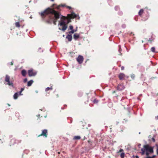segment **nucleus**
Instances as JSON below:
<instances>
[{
    "label": "nucleus",
    "mask_w": 158,
    "mask_h": 158,
    "mask_svg": "<svg viewBox=\"0 0 158 158\" xmlns=\"http://www.w3.org/2000/svg\"><path fill=\"white\" fill-rule=\"evenodd\" d=\"M39 14L42 18L43 20H45L46 23L51 24L52 23L54 25H56V22L58 19L61 17L65 16L61 15L60 12L52 9L50 7H48Z\"/></svg>",
    "instance_id": "1"
},
{
    "label": "nucleus",
    "mask_w": 158,
    "mask_h": 158,
    "mask_svg": "<svg viewBox=\"0 0 158 158\" xmlns=\"http://www.w3.org/2000/svg\"><path fill=\"white\" fill-rule=\"evenodd\" d=\"M143 148L141 149V152H139L142 155L146 154L147 156H149V154L153 153L154 146H151L148 144H146L143 145Z\"/></svg>",
    "instance_id": "2"
},
{
    "label": "nucleus",
    "mask_w": 158,
    "mask_h": 158,
    "mask_svg": "<svg viewBox=\"0 0 158 158\" xmlns=\"http://www.w3.org/2000/svg\"><path fill=\"white\" fill-rule=\"evenodd\" d=\"M4 82L5 85H8L10 87H11L13 89H16V87L14 85L13 81L10 80V77L8 75H6L5 76Z\"/></svg>",
    "instance_id": "3"
},
{
    "label": "nucleus",
    "mask_w": 158,
    "mask_h": 158,
    "mask_svg": "<svg viewBox=\"0 0 158 158\" xmlns=\"http://www.w3.org/2000/svg\"><path fill=\"white\" fill-rule=\"evenodd\" d=\"M135 40V37L134 34L131 32L129 34V42L131 43L132 44L134 43V41Z\"/></svg>",
    "instance_id": "4"
},
{
    "label": "nucleus",
    "mask_w": 158,
    "mask_h": 158,
    "mask_svg": "<svg viewBox=\"0 0 158 158\" xmlns=\"http://www.w3.org/2000/svg\"><path fill=\"white\" fill-rule=\"evenodd\" d=\"M37 73V72L33 71V69H29L28 71V75L30 77L35 76L36 75Z\"/></svg>",
    "instance_id": "5"
},
{
    "label": "nucleus",
    "mask_w": 158,
    "mask_h": 158,
    "mask_svg": "<svg viewBox=\"0 0 158 158\" xmlns=\"http://www.w3.org/2000/svg\"><path fill=\"white\" fill-rule=\"evenodd\" d=\"M21 142V141L17 140L15 138L11 139L10 141V146L14 145L15 144H18Z\"/></svg>",
    "instance_id": "6"
},
{
    "label": "nucleus",
    "mask_w": 158,
    "mask_h": 158,
    "mask_svg": "<svg viewBox=\"0 0 158 158\" xmlns=\"http://www.w3.org/2000/svg\"><path fill=\"white\" fill-rule=\"evenodd\" d=\"M76 60L79 64H81L83 62L84 57L83 56L79 55L76 58Z\"/></svg>",
    "instance_id": "7"
},
{
    "label": "nucleus",
    "mask_w": 158,
    "mask_h": 158,
    "mask_svg": "<svg viewBox=\"0 0 158 158\" xmlns=\"http://www.w3.org/2000/svg\"><path fill=\"white\" fill-rule=\"evenodd\" d=\"M65 5H63L61 4L60 5V6L64 7L66 6ZM60 6H58L56 4H53L52 5V7L53 8L52 9H56L57 10H59L60 9Z\"/></svg>",
    "instance_id": "8"
},
{
    "label": "nucleus",
    "mask_w": 158,
    "mask_h": 158,
    "mask_svg": "<svg viewBox=\"0 0 158 158\" xmlns=\"http://www.w3.org/2000/svg\"><path fill=\"white\" fill-rule=\"evenodd\" d=\"M70 12L71 13V14H68V16H70L71 15H72L73 16V18H77V16H79L78 15L75 14L73 11H71Z\"/></svg>",
    "instance_id": "9"
},
{
    "label": "nucleus",
    "mask_w": 158,
    "mask_h": 158,
    "mask_svg": "<svg viewBox=\"0 0 158 158\" xmlns=\"http://www.w3.org/2000/svg\"><path fill=\"white\" fill-rule=\"evenodd\" d=\"M67 35L66 37V38L69 41H71L72 40V35L70 34H68V32H67L66 33Z\"/></svg>",
    "instance_id": "10"
},
{
    "label": "nucleus",
    "mask_w": 158,
    "mask_h": 158,
    "mask_svg": "<svg viewBox=\"0 0 158 158\" xmlns=\"http://www.w3.org/2000/svg\"><path fill=\"white\" fill-rule=\"evenodd\" d=\"M48 131L47 129H45L43 130L42 131L41 135H42L43 137H46L48 135Z\"/></svg>",
    "instance_id": "11"
},
{
    "label": "nucleus",
    "mask_w": 158,
    "mask_h": 158,
    "mask_svg": "<svg viewBox=\"0 0 158 158\" xmlns=\"http://www.w3.org/2000/svg\"><path fill=\"white\" fill-rule=\"evenodd\" d=\"M90 149V148H89L88 149L86 147H85L84 148H81L82 150L81 154H82L86 152H88Z\"/></svg>",
    "instance_id": "12"
},
{
    "label": "nucleus",
    "mask_w": 158,
    "mask_h": 158,
    "mask_svg": "<svg viewBox=\"0 0 158 158\" xmlns=\"http://www.w3.org/2000/svg\"><path fill=\"white\" fill-rule=\"evenodd\" d=\"M124 88V87L123 86V85L122 84H119L118 85V86L117 87V89L118 90H122Z\"/></svg>",
    "instance_id": "13"
},
{
    "label": "nucleus",
    "mask_w": 158,
    "mask_h": 158,
    "mask_svg": "<svg viewBox=\"0 0 158 158\" xmlns=\"http://www.w3.org/2000/svg\"><path fill=\"white\" fill-rule=\"evenodd\" d=\"M59 23L58 24V26H63L64 25H66L67 22L65 20H63V21H59Z\"/></svg>",
    "instance_id": "14"
},
{
    "label": "nucleus",
    "mask_w": 158,
    "mask_h": 158,
    "mask_svg": "<svg viewBox=\"0 0 158 158\" xmlns=\"http://www.w3.org/2000/svg\"><path fill=\"white\" fill-rule=\"evenodd\" d=\"M125 77V75L123 73H120L118 75V77L120 80H123Z\"/></svg>",
    "instance_id": "15"
},
{
    "label": "nucleus",
    "mask_w": 158,
    "mask_h": 158,
    "mask_svg": "<svg viewBox=\"0 0 158 158\" xmlns=\"http://www.w3.org/2000/svg\"><path fill=\"white\" fill-rule=\"evenodd\" d=\"M27 74V72L26 70L23 69L21 71V74L23 77H25Z\"/></svg>",
    "instance_id": "16"
},
{
    "label": "nucleus",
    "mask_w": 158,
    "mask_h": 158,
    "mask_svg": "<svg viewBox=\"0 0 158 158\" xmlns=\"http://www.w3.org/2000/svg\"><path fill=\"white\" fill-rule=\"evenodd\" d=\"M73 38L75 40H77L80 37L79 34L77 33L74 34L73 35Z\"/></svg>",
    "instance_id": "17"
},
{
    "label": "nucleus",
    "mask_w": 158,
    "mask_h": 158,
    "mask_svg": "<svg viewBox=\"0 0 158 158\" xmlns=\"http://www.w3.org/2000/svg\"><path fill=\"white\" fill-rule=\"evenodd\" d=\"M33 82V80H31L27 82V86L28 87L31 86Z\"/></svg>",
    "instance_id": "18"
},
{
    "label": "nucleus",
    "mask_w": 158,
    "mask_h": 158,
    "mask_svg": "<svg viewBox=\"0 0 158 158\" xmlns=\"http://www.w3.org/2000/svg\"><path fill=\"white\" fill-rule=\"evenodd\" d=\"M67 26L66 25H65L63 27L62 29L59 27V29L60 30H62L63 31H65L67 29Z\"/></svg>",
    "instance_id": "19"
},
{
    "label": "nucleus",
    "mask_w": 158,
    "mask_h": 158,
    "mask_svg": "<svg viewBox=\"0 0 158 158\" xmlns=\"http://www.w3.org/2000/svg\"><path fill=\"white\" fill-rule=\"evenodd\" d=\"M144 10L143 9H141L138 12L139 15L141 17H142V15L143 13Z\"/></svg>",
    "instance_id": "20"
},
{
    "label": "nucleus",
    "mask_w": 158,
    "mask_h": 158,
    "mask_svg": "<svg viewBox=\"0 0 158 158\" xmlns=\"http://www.w3.org/2000/svg\"><path fill=\"white\" fill-rule=\"evenodd\" d=\"M19 95V94L18 93V92L15 93L13 95V98L14 99H17Z\"/></svg>",
    "instance_id": "21"
},
{
    "label": "nucleus",
    "mask_w": 158,
    "mask_h": 158,
    "mask_svg": "<svg viewBox=\"0 0 158 158\" xmlns=\"http://www.w3.org/2000/svg\"><path fill=\"white\" fill-rule=\"evenodd\" d=\"M155 38L151 35V37L149 38L148 41L150 42V43H152V42H153Z\"/></svg>",
    "instance_id": "22"
},
{
    "label": "nucleus",
    "mask_w": 158,
    "mask_h": 158,
    "mask_svg": "<svg viewBox=\"0 0 158 158\" xmlns=\"http://www.w3.org/2000/svg\"><path fill=\"white\" fill-rule=\"evenodd\" d=\"M24 87L21 88L19 92H18L19 95H23V94H22L21 93L24 90Z\"/></svg>",
    "instance_id": "23"
},
{
    "label": "nucleus",
    "mask_w": 158,
    "mask_h": 158,
    "mask_svg": "<svg viewBox=\"0 0 158 158\" xmlns=\"http://www.w3.org/2000/svg\"><path fill=\"white\" fill-rule=\"evenodd\" d=\"M77 27L76 28V29L74 30L73 29H71V31H69L68 32V33L70 34H72L73 33L75 32H76L77 31Z\"/></svg>",
    "instance_id": "24"
},
{
    "label": "nucleus",
    "mask_w": 158,
    "mask_h": 158,
    "mask_svg": "<svg viewBox=\"0 0 158 158\" xmlns=\"http://www.w3.org/2000/svg\"><path fill=\"white\" fill-rule=\"evenodd\" d=\"M140 78L143 81H145L146 79V77H145V76L143 74H141L140 76Z\"/></svg>",
    "instance_id": "25"
},
{
    "label": "nucleus",
    "mask_w": 158,
    "mask_h": 158,
    "mask_svg": "<svg viewBox=\"0 0 158 158\" xmlns=\"http://www.w3.org/2000/svg\"><path fill=\"white\" fill-rule=\"evenodd\" d=\"M81 137L79 135L75 136L73 138V139L79 140L81 139Z\"/></svg>",
    "instance_id": "26"
},
{
    "label": "nucleus",
    "mask_w": 158,
    "mask_h": 158,
    "mask_svg": "<svg viewBox=\"0 0 158 158\" xmlns=\"http://www.w3.org/2000/svg\"><path fill=\"white\" fill-rule=\"evenodd\" d=\"M114 10L115 11H119L120 10V8L119 6H116L114 7Z\"/></svg>",
    "instance_id": "27"
},
{
    "label": "nucleus",
    "mask_w": 158,
    "mask_h": 158,
    "mask_svg": "<svg viewBox=\"0 0 158 158\" xmlns=\"http://www.w3.org/2000/svg\"><path fill=\"white\" fill-rule=\"evenodd\" d=\"M122 51V49L121 48V46L120 45H118V52L119 53V54L120 55H122V53H121V52Z\"/></svg>",
    "instance_id": "28"
},
{
    "label": "nucleus",
    "mask_w": 158,
    "mask_h": 158,
    "mask_svg": "<svg viewBox=\"0 0 158 158\" xmlns=\"http://www.w3.org/2000/svg\"><path fill=\"white\" fill-rule=\"evenodd\" d=\"M83 94V93L81 91H79L78 93V95L79 97H81L82 96Z\"/></svg>",
    "instance_id": "29"
},
{
    "label": "nucleus",
    "mask_w": 158,
    "mask_h": 158,
    "mask_svg": "<svg viewBox=\"0 0 158 158\" xmlns=\"http://www.w3.org/2000/svg\"><path fill=\"white\" fill-rule=\"evenodd\" d=\"M140 67H141L142 69H144V68L143 67L141 66V64L139 63L137 65V68L138 69H139Z\"/></svg>",
    "instance_id": "30"
},
{
    "label": "nucleus",
    "mask_w": 158,
    "mask_h": 158,
    "mask_svg": "<svg viewBox=\"0 0 158 158\" xmlns=\"http://www.w3.org/2000/svg\"><path fill=\"white\" fill-rule=\"evenodd\" d=\"M151 51L153 52L156 53V52L155 51V48L154 47H153L151 48Z\"/></svg>",
    "instance_id": "31"
},
{
    "label": "nucleus",
    "mask_w": 158,
    "mask_h": 158,
    "mask_svg": "<svg viewBox=\"0 0 158 158\" xmlns=\"http://www.w3.org/2000/svg\"><path fill=\"white\" fill-rule=\"evenodd\" d=\"M118 14L119 16H122L123 15V12L122 11L119 10L118 12Z\"/></svg>",
    "instance_id": "32"
},
{
    "label": "nucleus",
    "mask_w": 158,
    "mask_h": 158,
    "mask_svg": "<svg viewBox=\"0 0 158 158\" xmlns=\"http://www.w3.org/2000/svg\"><path fill=\"white\" fill-rule=\"evenodd\" d=\"M52 86H51L50 87H48L45 89V91L47 92L50 89L52 90Z\"/></svg>",
    "instance_id": "33"
},
{
    "label": "nucleus",
    "mask_w": 158,
    "mask_h": 158,
    "mask_svg": "<svg viewBox=\"0 0 158 158\" xmlns=\"http://www.w3.org/2000/svg\"><path fill=\"white\" fill-rule=\"evenodd\" d=\"M72 19V18L71 17H69V18H68L67 21H66L67 23L68 24L71 22V20Z\"/></svg>",
    "instance_id": "34"
},
{
    "label": "nucleus",
    "mask_w": 158,
    "mask_h": 158,
    "mask_svg": "<svg viewBox=\"0 0 158 158\" xmlns=\"http://www.w3.org/2000/svg\"><path fill=\"white\" fill-rule=\"evenodd\" d=\"M107 2L108 3V4L110 6H113L112 4V0H107Z\"/></svg>",
    "instance_id": "35"
},
{
    "label": "nucleus",
    "mask_w": 158,
    "mask_h": 158,
    "mask_svg": "<svg viewBox=\"0 0 158 158\" xmlns=\"http://www.w3.org/2000/svg\"><path fill=\"white\" fill-rule=\"evenodd\" d=\"M15 25L16 27H20V25L19 24V22H17L15 23Z\"/></svg>",
    "instance_id": "36"
},
{
    "label": "nucleus",
    "mask_w": 158,
    "mask_h": 158,
    "mask_svg": "<svg viewBox=\"0 0 158 158\" xmlns=\"http://www.w3.org/2000/svg\"><path fill=\"white\" fill-rule=\"evenodd\" d=\"M131 77L132 80H134L135 77V75L134 74H132L131 75Z\"/></svg>",
    "instance_id": "37"
},
{
    "label": "nucleus",
    "mask_w": 158,
    "mask_h": 158,
    "mask_svg": "<svg viewBox=\"0 0 158 158\" xmlns=\"http://www.w3.org/2000/svg\"><path fill=\"white\" fill-rule=\"evenodd\" d=\"M125 156V153L122 152L120 154V157L121 158H123Z\"/></svg>",
    "instance_id": "38"
},
{
    "label": "nucleus",
    "mask_w": 158,
    "mask_h": 158,
    "mask_svg": "<svg viewBox=\"0 0 158 158\" xmlns=\"http://www.w3.org/2000/svg\"><path fill=\"white\" fill-rule=\"evenodd\" d=\"M60 18V21H63V20H65V19H66V17H65V18L64 17H61Z\"/></svg>",
    "instance_id": "39"
},
{
    "label": "nucleus",
    "mask_w": 158,
    "mask_h": 158,
    "mask_svg": "<svg viewBox=\"0 0 158 158\" xmlns=\"http://www.w3.org/2000/svg\"><path fill=\"white\" fill-rule=\"evenodd\" d=\"M156 137L155 135H154L153 137L152 138V141L153 142H155V138Z\"/></svg>",
    "instance_id": "40"
},
{
    "label": "nucleus",
    "mask_w": 158,
    "mask_h": 158,
    "mask_svg": "<svg viewBox=\"0 0 158 158\" xmlns=\"http://www.w3.org/2000/svg\"><path fill=\"white\" fill-rule=\"evenodd\" d=\"M98 102V101L96 98L94 99V100L93 101V102L94 103H97Z\"/></svg>",
    "instance_id": "41"
},
{
    "label": "nucleus",
    "mask_w": 158,
    "mask_h": 158,
    "mask_svg": "<svg viewBox=\"0 0 158 158\" xmlns=\"http://www.w3.org/2000/svg\"><path fill=\"white\" fill-rule=\"evenodd\" d=\"M39 52H43V51H44V50L42 49V48H39V49H38V51Z\"/></svg>",
    "instance_id": "42"
},
{
    "label": "nucleus",
    "mask_w": 158,
    "mask_h": 158,
    "mask_svg": "<svg viewBox=\"0 0 158 158\" xmlns=\"http://www.w3.org/2000/svg\"><path fill=\"white\" fill-rule=\"evenodd\" d=\"M29 152V151L28 150H25L24 151L23 153H25V154H27Z\"/></svg>",
    "instance_id": "43"
},
{
    "label": "nucleus",
    "mask_w": 158,
    "mask_h": 158,
    "mask_svg": "<svg viewBox=\"0 0 158 158\" xmlns=\"http://www.w3.org/2000/svg\"><path fill=\"white\" fill-rule=\"evenodd\" d=\"M68 119H70V122H69V123H72V118H71L68 117Z\"/></svg>",
    "instance_id": "44"
},
{
    "label": "nucleus",
    "mask_w": 158,
    "mask_h": 158,
    "mask_svg": "<svg viewBox=\"0 0 158 158\" xmlns=\"http://www.w3.org/2000/svg\"><path fill=\"white\" fill-rule=\"evenodd\" d=\"M27 78H25L23 80V82H24V83H25L27 82Z\"/></svg>",
    "instance_id": "45"
},
{
    "label": "nucleus",
    "mask_w": 158,
    "mask_h": 158,
    "mask_svg": "<svg viewBox=\"0 0 158 158\" xmlns=\"http://www.w3.org/2000/svg\"><path fill=\"white\" fill-rule=\"evenodd\" d=\"M122 27L123 28H126V25L125 24H123L122 25Z\"/></svg>",
    "instance_id": "46"
},
{
    "label": "nucleus",
    "mask_w": 158,
    "mask_h": 158,
    "mask_svg": "<svg viewBox=\"0 0 158 158\" xmlns=\"http://www.w3.org/2000/svg\"><path fill=\"white\" fill-rule=\"evenodd\" d=\"M13 61H12L11 62L8 63L7 64L8 65L10 64V65H12L13 64Z\"/></svg>",
    "instance_id": "47"
},
{
    "label": "nucleus",
    "mask_w": 158,
    "mask_h": 158,
    "mask_svg": "<svg viewBox=\"0 0 158 158\" xmlns=\"http://www.w3.org/2000/svg\"><path fill=\"white\" fill-rule=\"evenodd\" d=\"M73 27L72 25H70L69 27V29L70 30H71V29H73Z\"/></svg>",
    "instance_id": "48"
},
{
    "label": "nucleus",
    "mask_w": 158,
    "mask_h": 158,
    "mask_svg": "<svg viewBox=\"0 0 158 158\" xmlns=\"http://www.w3.org/2000/svg\"><path fill=\"white\" fill-rule=\"evenodd\" d=\"M15 115L17 117H19V113L18 112L16 113Z\"/></svg>",
    "instance_id": "49"
},
{
    "label": "nucleus",
    "mask_w": 158,
    "mask_h": 158,
    "mask_svg": "<svg viewBox=\"0 0 158 158\" xmlns=\"http://www.w3.org/2000/svg\"><path fill=\"white\" fill-rule=\"evenodd\" d=\"M66 7L67 8L69 9H72V7L70 6H66Z\"/></svg>",
    "instance_id": "50"
},
{
    "label": "nucleus",
    "mask_w": 158,
    "mask_h": 158,
    "mask_svg": "<svg viewBox=\"0 0 158 158\" xmlns=\"http://www.w3.org/2000/svg\"><path fill=\"white\" fill-rule=\"evenodd\" d=\"M155 146L157 147L156 150V151H158V145L157 144H155Z\"/></svg>",
    "instance_id": "51"
},
{
    "label": "nucleus",
    "mask_w": 158,
    "mask_h": 158,
    "mask_svg": "<svg viewBox=\"0 0 158 158\" xmlns=\"http://www.w3.org/2000/svg\"><path fill=\"white\" fill-rule=\"evenodd\" d=\"M123 151V149H120L119 151V152H122Z\"/></svg>",
    "instance_id": "52"
},
{
    "label": "nucleus",
    "mask_w": 158,
    "mask_h": 158,
    "mask_svg": "<svg viewBox=\"0 0 158 158\" xmlns=\"http://www.w3.org/2000/svg\"><path fill=\"white\" fill-rule=\"evenodd\" d=\"M141 145V144L140 143H138V146L139 148H140Z\"/></svg>",
    "instance_id": "53"
},
{
    "label": "nucleus",
    "mask_w": 158,
    "mask_h": 158,
    "mask_svg": "<svg viewBox=\"0 0 158 158\" xmlns=\"http://www.w3.org/2000/svg\"><path fill=\"white\" fill-rule=\"evenodd\" d=\"M156 156L155 155H153L152 156H151V157L150 158H154Z\"/></svg>",
    "instance_id": "54"
},
{
    "label": "nucleus",
    "mask_w": 158,
    "mask_h": 158,
    "mask_svg": "<svg viewBox=\"0 0 158 158\" xmlns=\"http://www.w3.org/2000/svg\"><path fill=\"white\" fill-rule=\"evenodd\" d=\"M124 120L125 121H123V123H124V122L126 123L127 121V120H125V119H124Z\"/></svg>",
    "instance_id": "55"
},
{
    "label": "nucleus",
    "mask_w": 158,
    "mask_h": 158,
    "mask_svg": "<svg viewBox=\"0 0 158 158\" xmlns=\"http://www.w3.org/2000/svg\"><path fill=\"white\" fill-rule=\"evenodd\" d=\"M124 66H122V67H121V69L122 70H124Z\"/></svg>",
    "instance_id": "56"
},
{
    "label": "nucleus",
    "mask_w": 158,
    "mask_h": 158,
    "mask_svg": "<svg viewBox=\"0 0 158 158\" xmlns=\"http://www.w3.org/2000/svg\"><path fill=\"white\" fill-rule=\"evenodd\" d=\"M118 25H119V23H117L115 24V26H118Z\"/></svg>",
    "instance_id": "57"
},
{
    "label": "nucleus",
    "mask_w": 158,
    "mask_h": 158,
    "mask_svg": "<svg viewBox=\"0 0 158 158\" xmlns=\"http://www.w3.org/2000/svg\"><path fill=\"white\" fill-rule=\"evenodd\" d=\"M143 47H144V49L145 50H147V48H146L145 47V44H144L143 45Z\"/></svg>",
    "instance_id": "58"
},
{
    "label": "nucleus",
    "mask_w": 158,
    "mask_h": 158,
    "mask_svg": "<svg viewBox=\"0 0 158 158\" xmlns=\"http://www.w3.org/2000/svg\"><path fill=\"white\" fill-rule=\"evenodd\" d=\"M151 157V156H147L146 158H150Z\"/></svg>",
    "instance_id": "59"
},
{
    "label": "nucleus",
    "mask_w": 158,
    "mask_h": 158,
    "mask_svg": "<svg viewBox=\"0 0 158 158\" xmlns=\"http://www.w3.org/2000/svg\"><path fill=\"white\" fill-rule=\"evenodd\" d=\"M135 157L136 158H139V156L138 155L135 156Z\"/></svg>",
    "instance_id": "60"
},
{
    "label": "nucleus",
    "mask_w": 158,
    "mask_h": 158,
    "mask_svg": "<svg viewBox=\"0 0 158 158\" xmlns=\"http://www.w3.org/2000/svg\"><path fill=\"white\" fill-rule=\"evenodd\" d=\"M86 139V137L85 136H84V137L83 139Z\"/></svg>",
    "instance_id": "61"
},
{
    "label": "nucleus",
    "mask_w": 158,
    "mask_h": 158,
    "mask_svg": "<svg viewBox=\"0 0 158 158\" xmlns=\"http://www.w3.org/2000/svg\"><path fill=\"white\" fill-rule=\"evenodd\" d=\"M118 123H119L118 122H116V125H118Z\"/></svg>",
    "instance_id": "62"
},
{
    "label": "nucleus",
    "mask_w": 158,
    "mask_h": 158,
    "mask_svg": "<svg viewBox=\"0 0 158 158\" xmlns=\"http://www.w3.org/2000/svg\"><path fill=\"white\" fill-rule=\"evenodd\" d=\"M64 107H66L67 106V105H66L65 104V105H64Z\"/></svg>",
    "instance_id": "63"
},
{
    "label": "nucleus",
    "mask_w": 158,
    "mask_h": 158,
    "mask_svg": "<svg viewBox=\"0 0 158 158\" xmlns=\"http://www.w3.org/2000/svg\"><path fill=\"white\" fill-rule=\"evenodd\" d=\"M156 153H157V155H158V150L156 151Z\"/></svg>",
    "instance_id": "64"
}]
</instances>
